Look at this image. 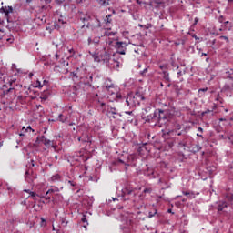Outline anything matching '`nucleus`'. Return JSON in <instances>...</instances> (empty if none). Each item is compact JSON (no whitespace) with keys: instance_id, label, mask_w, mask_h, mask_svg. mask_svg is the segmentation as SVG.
I'll list each match as a JSON object with an SVG mask.
<instances>
[{"instance_id":"obj_1","label":"nucleus","mask_w":233,"mask_h":233,"mask_svg":"<svg viewBox=\"0 0 233 233\" xmlns=\"http://www.w3.org/2000/svg\"><path fill=\"white\" fill-rule=\"evenodd\" d=\"M95 63H102L106 65L109 70H119L121 66V58H116L112 53L103 49L102 51H96L92 54Z\"/></svg>"},{"instance_id":"obj_2","label":"nucleus","mask_w":233,"mask_h":233,"mask_svg":"<svg viewBox=\"0 0 233 233\" xmlns=\"http://www.w3.org/2000/svg\"><path fill=\"white\" fill-rule=\"evenodd\" d=\"M14 85H15V80L9 82L10 87L6 86L4 90H1L0 99L2 103H10L14 101L15 97H17V86H14Z\"/></svg>"},{"instance_id":"obj_3","label":"nucleus","mask_w":233,"mask_h":233,"mask_svg":"<svg viewBox=\"0 0 233 233\" xmlns=\"http://www.w3.org/2000/svg\"><path fill=\"white\" fill-rule=\"evenodd\" d=\"M124 99L128 108H136V106H139V105H141V101H145V96L139 93H136V95L131 93L124 97Z\"/></svg>"},{"instance_id":"obj_4","label":"nucleus","mask_w":233,"mask_h":233,"mask_svg":"<svg viewBox=\"0 0 233 233\" xmlns=\"http://www.w3.org/2000/svg\"><path fill=\"white\" fill-rule=\"evenodd\" d=\"M177 148H179V150H184V152L190 150V146L192 145V137L184 135L183 138L180 140L177 138Z\"/></svg>"},{"instance_id":"obj_5","label":"nucleus","mask_w":233,"mask_h":233,"mask_svg":"<svg viewBox=\"0 0 233 233\" xmlns=\"http://www.w3.org/2000/svg\"><path fill=\"white\" fill-rule=\"evenodd\" d=\"M79 72H81L80 74V79L81 81L84 82V85H86V86L92 87V83L94 81V76H92V74L88 73V71H86V68L85 67H80V69H78Z\"/></svg>"},{"instance_id":"obj_6","label":"nucleus","mask_w":233,"mask_h":233,"mask_svg":"<svg viewBox=\"0 0 233 233\" xmlns=\"http://www.w3.org/2000/svg\"><path fill=\"white\" fill-rule=\"evenodd\" d=\"M167 123H168V116H167V113L163 109H157L156 125H157V127H163L167 126Z\"/></svg>"},{"instance_id":"obj_7","label":"nucleus","mask_w":233,"mask_h":233,"mask_svg":"<svg viewBox=\"0 0 233 233\" xmlns=\"http://www.w3.org/2000/svg\"><path fill=\"white\" fill-rule=\"evenodd\" d=\"M128 45H130V42H116L115 45L116 54H120V56H125V54H127V46H128Z\"/></svg>"},{"instance_id":"obj_8","label":"nucleus","mask_w":233,"mask_h":233,"mask_svg":"<svg viewBox=\"0 0 233 233\" xmlns=\"http://www.w3.org/2000/svg\"><path fill=\"white\" fill-rule=\"evenodd\" d=\"M86 28L93 31L97 30V28H101V21L97 17H91L89 23L86 24Z\"/></svg>"},{"instance_id":"obj_9","label":"nucleus","mask_w":233,"mask_h":233,"mask_svg":"<svg viewBox=\"0 0 233 233\" xmlns=\"http://www.w3.org/2000/svg\"><path fill=\"white\" fill-rule=\"evenodd\" d=\"M127 196H136L134 188L130 186H127L122 189V199H124V201H127L128 197Z\"/></svg>"},{"instance_id":"obj_10","label":"nucleus","mask_w":233,"mask_h":233,"mask_svg":"<svg viewBox=\"0 0 233 233\" xmlns=\"http://www.w3.org/2000/svg\"><path fill=\"white\" fill-rule=\"evenodd\" d=\"M21 87V91H20V95L17 96V99L18 101H25V99H26V97H28L29 96V91H30V88H26V86H19V85H16V88H19Z\"/></svg>"},{"instance_id":"obj_11","label":"nucleus","mask_w":233,"mask_h":233,"mask_svg":"<svg viewBox=\"0 0 233 233\" xmlns=\"http://www.w3.org/2000/svg\"><path fill=\"white\" fill-rule=\"evenodd\" d=\"M37 139H39L40 143H43V145H45V147H52L54 148V150H56V148H57V145L54 144V141H51L50 139L45 137V135H42L40 137H37Z\"/></svg>"},{"instance_id":"obj_12","label":"nucleus","mask_w":233,"mask_h":233,"mask_svg":"<svg viewBox=\"0 0 233 233\" xmlns=\"http://www.w3.org/2000/svg\"><path fill=\"white\" fill-rule=\"evenodd\" d=\"M66 23H67L66 18L63 16V15H60V17L58 18V20L54 24L55 30H59L61 26H63L64 25H66Z\"/></svg>"},{"instance_id":"obj_13","label":"nucleus","mask_w":233,"mask_h":233,"mask_svg":"<svg viewBox=\"0 0 233 233\" xmlns=\"http://www.w3.org/2000/svg\"><path fill=\"white\" fill-rule=\"evenodd\" d=\"M70 116H65L63 114H59L58 115V121H60V123H65L66 125H68V127H74V125H76L75 122H70Z\"/></svg>"},{"instance_id":"obj_14","label":"nucleus","mask_w":233,"mask_h":233,"mask_svg":"<svg viewBox=\"0 0 233 233\" xmlns=\"http://www.w3.org/2000/svg\"><path fill=\"white\" fill-rule=\"evenodd\" d=\"M54 196L52 194V191H46L44 197V200H41V203H44V205H48V203H52L54 201Z\"/></svg>"},{"instance_id":"obj_15","label":"nucleus","mask_w":233,"mask_h":233,"mask_svg":"<svg viewBox=\"0 0 233 233\" xmlns=\"http://www.w3.org/2000/svg\"><path fill=\"white\" fill-rule=\"evenodd\" d=\"M49 97H50V91L48 89L44 90L39 96L40 103L44 104L45 101H47V99H49Z\"/></svg>"},{"instance_id":"obj_16","label":"nucleus","mask_w":233,"mask_h":233,"mask_svg":"<svg viewBox=\"0 0 233 233\" xmlns=\"http://www.w3.org/2000/svg\"><path fill=\"white\" fill-rule=\"evenodd\" d=\"M77 141L85 145V143H92V138L87 134L82 135L81 137H77Z\"/></svg>"},{"instance_id":"obj_17","label":"nucleus","mask_w":233,"mask_h":233,"mask_svg":"<svg viewBox=\"0 0 233 233\" xmlns=\"http://www.w3.org/2000/svg\"><path fill=\"white\" fill-rule=\"evenodd\" d=\"M152 121H157V109H155L153 114L146 117V123H152Z\"/></svg>"},{"instance_id":"obj_18","label":"nucleus","mask_w":233,"mask_h":233,"mask_svg":"<svg viewBox=\"0 0 233 233\" xmlns=\"http://www.w3.org/2000/svg\"><path fill=\"white\" fill-rule=\"evenodd\" d=\"M28 132H35L31 126L23 127L21 132L18 134L21 137H25Z\"/></svg>"},{"instance_id":"obj_19","label":"nucleus","mask_w":233,"mask_h":233,"mask_svg":"<svg viewBox=\"0 0 233 233\" xmlns=\"http://www.w3.org/2000/svg\"><path fill=\"white\" fill-rule=\"evenodd\" d=\"M14 13V7L12 6H2L0 8V14H5L6 17H8L9 14Z\"/></svg>"},{"instance_id":"obj_20","label":"nucleus","mask_w":233,"mask_h":233,"mask_svg":"<svg viewBox=\"0 0 233 233\" xmlns=\"http://www.w3.org/2000/svg\"><path fill=\"white\" fill-rule=\"evenodd\" d=\"M91 18H92V16H90V15H83L80 17V21H82L84 23V25H82V28H85V26L86 27V25H88V23H90Z\"/></svg>"},{"instance_id":"obj_21","label":"nucleus","mask_w":233,"mask_h":233,"mask_svg":"<svg viewBox=\"0 0 233 233\" xmlns=\"http://www.w3.org/2000/svg\"><path fill=\"white\" fill-rule=\"evenodd\" d=\"M221 92H233V81L226 83L223 86Z\"/></svg>"},{"instance_id":"obj_22","label":"nucleus","mask_w":233,"mask_h":233,"mask_svg":"<svg viewBox=\"0 0 233 233\" xmlns=\"http://www.w3.org/2000/svg\"><path fill=\"white\" fill-rule=\"evenodd\" d=\"M159 74L160 76H162L164 81H167V83L172 82V80L170 79V73H168L167 70H163Z\"/></svg>"},{"instance_id":"obj_23","label":"nucleus","mask_w":233,"mask_h":233,"mask_svg":"<svg viewBox=\"0 0 233 233\" xmlns=\"http://www.w3.org/2000/svg\"><path fill=\"white\" fill-rule=\"evenodd\" d=\"M81 157V154L75 153L74 155H71L67 157V161L69 163H72L74 161H79V158Z\"/></svg>"},{"instance_id":"obj_24","label":"nucleus","mask_w":233,"mask_h":233,"mask_svg":"<svg viewBox=\"0 0 233 233\" xmlns=\"http://www.w3.org/2000/svg\"><path fill=\"white\" fill-rule=\"evenodd\" d=\"M228 204L226 201H219L218 202V207H217V210L218 212H222V210H224L225 208H227Z\"/></svg>"},{"instance_id":"obj_25","label":"nucleus","mask_w":233,"mask_h":233,"mask_svg":"<svg viewBox=\"0 0 233 233\" xmlns=\"http://www.w3.org/2000/svg\"><path fill=\"white\" fill-rule=\"evenodd\" d=\"M52 10V5H41V6H38V12L39 14H43V12H48Z\"/></svg>"},{"instance_id":"obj_26","label":"nucleus","mask_w":233,"mask_h":233,"mask_svg":"<svg viewBox=\"0 0 233 233\" xmlns=\"http://www.w3.org/2000/svg\"><path fill=\"white\" fill-rule=\"evenodd\" d=\"M96 3H97V5H99V6L102 7H106V6H110V0H95Z\"/></svg>"},{"instance_id":"obj_27","label":"nucleus","mask_w":233,"mask_h":233,"mask_svg":"<svg viewBox=\"0 0 233 233\" xmlns=\"http://www.w3.org/2000/svg\"><path fill=\"white\" fill-rule=\"evenodd\" d=\"M216 108H218V106L216 104H213V106L211 107V109H207L203 111L201 113V116H205L207 114H211L212 116H214V110H216Z\"/></svg>"},{"instance_id":"obj_28","label":"nucleus","mask_w":233,"mask_h":233,"mask_svg":"<svg viewBox=\"0 0 233 233\" xmlns=\"http://www.w3.org/2000/svg\"><path fill=\"white\" fill-rule=\"evenodd\" d=\"M199 150H201V146H199V145L192 146V144H191L190 150L187 151V152H192L193 154H196V153L199 152Z\"/></svg>"},{"instance_id":"obj_29","label":"nucleus","mask_w":233,"mask_h":233,"mask_svg":"<svg viewBox=\"0 0 233 233\" xmlns=\"http://www.w3.org/2000/svg\"><path fill=\"white\" fill-rule=\"evenodd\" d=\"M182 194L187 196L188 199H194L196 198V192L194 191H183Z\"/></svg>"},{"instance_id":"obj_30","label":"nucleus","mask_w":233,"mask_h":233,"mask_svg":"<svg viewBox=\"0 0 233 233\" xmlns=\"http://www.w3.org/2000/svg\"><path fill=\"white\" fill-rule=\"evenodd\" d=\"M68 65H69L68 61H66V60L62 61V66H64V70L60 71V72H62V74H68V67H67Z\"/></svg>"},{"instance_id":"obj_31","label":"nucleus","mask_w":233,"mask_h":233,"mask_svg":"<svg viewBox=\"0 0 233 233\" xmlns=\"http://www.w3.org/2000/svg\"><path fill=\"white\" fill-rule=\"evenodd\" d=\"M79 70H81V67L80 68H76V71L72 72L71 73L72 77H76V79L77 78L81 79V71H79Z\"/></svg>"},{"instance_id":"obj_32","label":"nucleus","mask_w":233,"mask_h":233,"mask_svg":"<svg viewBox=\"0 0 233 233\" xmlns=\"http://www.w3.org/2000/svg\"><path fill=\"white\" fill-rule=\"evenodd\" d=\"M105 86H106V90H107L109 96H114V91L110 90V89L114 88V84H112V83L109 85L105 84Z\"/></svg>"},{"instance_id":"obj_33","label":"nucleus","mask_w":233,"mask_h":233,"mask_svg":"<svg viewBox=\"0 0 233 233\" xmlns=\"http://www.w3.org/2000/svg\"><path fill=\"white\" fill-rule=\"evenodd\" d=\"M52 183H57L58 181H61V175L55 174L51 177Z\"/></svg>"},{"instance_id":"obj_34","label":"nucleus","mask_w":233,"mask_h":233,"mask_svg":"<svg viewBox=\"0 0 233 233\" xmlns=\"http://www.w3.org/2000/svg\"><path fill=\"white\" fill-rule=\"evenodd\" d=\"M170 65L171 66H173V68H176L177 70L179 69V65H177V63H176V59L174 57L170 58Z\"/></svg>"},{"instance_id":"obj_35","label":"nucleus","mask_w":233,"mask_h":233,"mask_svg":"<svg viewBox=\"0 0 233 233\" xmlns=\"http://www.w3.org/2000/svg\"><path fill=\"white\" fill-rule=\"evenodd\" d=\"M156 214H157V209L156 208H153L150 211H148L147 217L151 218H154Z\"/></svg>"},{"instance_id":"obj_36","label":"nucleus","mask_w":233,"mask_h":233,"mask_svg":"<svg viewBox=\"0 0 233 233\" xmlns=\"http://www.w3.org/2000/svg\"><path fill=\"white\" fill-rule=\"evenodd\" d=\"M147 143L143 144L137 148L138 154H142V152H147Z\"/></svg>"},{"instance_id":"obj_37","label":"nucleus","mask_w":233,"mask_h":233,"mask_svg":"<svg viewBox=\"0 0 233 233\" xmlns=\"http://www.w3.org/2000/svg\"><path fill=\"white\" fill-rule=\"evenodd\" d=\"M139 28H144V30H149V28H152V24L147 23L146 25L138 24Z\"/></svg>"},{"instance_id":"obj_38","label":"nucleus","mask_w":233,"mask_h":233,"mask_svg":"<svg viewBox=\"0 0 233 233\" xmlns=\"http://www.w3.org/2000/svg\"><path fill=\"white\" fill-rule=\"evenodd\" d=\"M82 223H84L83 227L84 228H86L88 225V219H86V215H83L81 218Z\"/></svg>"},{"instance_id":"obj_39","label":"nucleus","mask_w":233,"mask_h":233,"mask_svg":"<svg viewBox=\"0 0 233 233\" xmlns=\"http://www.w3.org/2000/svg\"><path fill=\"white\" fill-rule=\"evenodd\" d=\"M172 132L175 134V136H183V137L187 136V133L185 130H181V131L173 130Z\"/></svg>"},{"instance_id":"obj_40","label":"nucleus","mask_w":233,"mask_h":233,"mask_svg":"<svg viewBox=\"0 0 233 233\" xmlns=\"http://www.w3.org/2000/svg\"><path fill=\"white\" fill-rule=\"evenodd\" d=\"M225 74L226 79H230L231 81H233L232 71H230V69L228 71H226Z\"/></svg>"},{"instance_id":"obj_41","label":"nucleus","mask_w":233,"mask_h":233,"mask_svg":"<svg viewBox=\"0 0 233 233\" xmlns=\"http://www.w3.org/2000/svg\"><path fill=\"white\" fill-rule=\"evenodd\" d=\"M104 21L106 25H110L112 23V15H107Z\"/></svg>"},{"instance_id":"obj_42","label":"nucleus","mask_w":233,"mask_h":233,"mask_svg":"<svg viewBox=\"0 0 233 233\" xmlns=\"http://www.w3.org/2000/svg\"><path fill=\"white\" fill-rule=\"evenodd\" d=\"M108 113L112 114V116H116V115H117V109L116 107H110L108 109Z\"/></svg>"},{"instance_id":"obj_43","label":"nucleus","mask_w":233,"mask_h":233,"mask_svg":"<svg viewBox=\"0 0 233 233\" xmlns=\"http://www.w3.org/2000/svg\"><path fill=\"white\" fill-rule=\"evenodd\" d=\"M17 74H19L20 76H26V74H28V71H24L22 68H18L16 69Z\"/></svg>"},{"instance_id":"obj_44","label":"nucleus","mask_w":233,"mask_h":233,"mask_svg":"<svg viewBox=\"0 0 233 233\" xmlns=\"http://www.w3.org/2000/svg\"><path fill=\"white\" fill-rule=\"evenodd\" d=\"M88 179L89 181H94V183H97V181H99V177L89 176Z\"/></svg>"},{"instance_id":"obj_45","label":"nucleus","mask_w":233,"mask_h":233,"mask_svg":"<svg viewBox=\"0 0 233 233\" xmlns=\"http://www.w3.org/2000/svg\"><path fill=\"white\" fill-rule=\"evenodd\" d=\"M66 183L69 186V187H76L77 184L74 181V180H66Z\"/></svg>"},{"instance_id":"obj_46","label":"nucleus","mask_w":233,"mask_h":233,"mask_svg":"<svg viewBox=\"0 0 233 233\" xmlns=\"http://www.w3.org/2000/svg\"><path fill=\"white\" fill-rule=\"evenodd\" d=\"M116 99L118 101H125V97H127V96H123V95H121V93H116Z\"/></svg>"},{"instance_id":"obj_47","label":"nucleus","mask_w":233,"mask_h":233,"mask_svg":"<svg viewBox=\"0 0 233 233\" xmlns=\"http://www.w3.org/2000/svg\"><path fill=\"white\" fill-rule=\"evenodd\" d=\"M48 192L51 191V194L54 196V194H56V192H59V187H56L54 188H50L47 190Z\"/></svg>"},{"instance_id":"obj_48","label":"nucleus","mask_w":233,"mask_h":233,"mask_svg":"<svg viewBox=\"0 0 233 233\" xmlns=\"http://www.w3.org/2000/svg\"><path fill=\"white\" fill-rule=\"evenodd\" d=\"M143 194H152V187H146L143 189Z\"/></svg>"},{"instance_id":"obj_49","label":"nucleus","mask_w":233,"mask_h":233,"mask_svg":"<svg viewBox=\"0 0 233 233\" xmlns=\"http://www.w3.org/2000/svg\"><path fill=\"white\" fill-rule=\"evenodd\" d=\"M40 227H46V219L45 218H41Z\"/></svg>"},{"instance_id":"obj_50","label":"nucleus","mask_w":233,"mask_h":233,"mask_svg":"<svg viewBox=\"0 0 233 233\" xmlns=\"http://www.w3.org/2000/svg\"><path fill=\"white\" fill-rule=\"evenodd\" d=\"M116 34H117V33L108 32V31L105 32V35H106L107 37H111V35H116Z\"/></svg>"},{"instance_id":"obj_51","label":"nucleus","mask_w":233,"mask_h":233,"mask_svg":"<svg viewBox=\"0 0 233 233\" xmlns=\"http://www.w3.org/2000/svg\"><path fill=\"white\" fill-rule=\"evenodd\" d=\"M35 88H43V86L41 85V81L36 80Z\"/></svg>"},{"instance_id":"obj_52","label":"nucleus","mask_w":233,"mask_h":233,"mask_svg":"<svg viewBox=\"0 0 233 233\" xmlns=\"http://www.w3.org/2000/svg\"><path fill=\"white\" fill-rule=\"evenodd\" d=\"M147 72H148V67L144 68V70L140 71L139 74L144 77L146 76Z\"/></svg>"},{"instance_id":"obj_53","label":"nucleus","mask_w":233,"mask_h":233,"mask_svg":"<svg viewBox=\"0 0 233 233\" xmlns=\"http://www.w3.org/2000/svg\"><path fill=\"white\" fill-rule=\"evenodd\" d=\"M70 56L69 57H74V56H76V50H74V48H71L68 50Z\"/></svg>"},{"instance_id":"obj_54","label":"nucleus","mask_w":233,"mask_h":233,"mask_svg":"<svg viewBox=\"0 0 233 233\" xmlns=\"http://www.w3.org/2000/svg\"><path fill=\"white\" fill-rule=\"evenodd\" d=\"M36 196H37V193L35 191H31L29 194V197H31L32 199H35Z\"/></svg>"},{"instance_id":"obj_55","label":"nucleus","mask_w":233,"mask_h":233,"mask_svg":"<svg viewBox=\"0 0 233 233\" xmlns=\"http://www.w3.org/2000/svg\"><path fill=\"white\" fill-rule=\"evenodd\" d=\"M219 39L226 41V43H230V40L228 39V36L221 35L219 36Z\"/></svg>"},{"instance_id":"obj_56","label":"nucleus","mask_w":233,"mask_h":233,"mask_svg":"<svg viewBox=\"0 0 233 233\" xmlns=\"http://www.w3.org/2000/svg\"><path fill=\"white\" fill-rule=\"evenodd\" d=\"M186 73H187V70H184V72L183 71H178L177 74L178 79H179V77H181V76H183V74H186Z\"/></svg>"},{"instance_id":"obj_57","label":"nucleus","mask_w":233,"mask_h":233,"mask_svg":"<svg viewBox=\"0 0 233 233\" xmlns=\"http://www.w3.org/2000/svg\"><path fill=\"white\" fill-rule=\"evenodd\" d=\"M173 130H177V131L181 130V125L180 124H176L175 128Z\"/></svg>"},{"instance_id":"obj_58","label":"nucleus","mask_w":233,"mask_h":233,"mask_svg":"<svg viewBox=\"0 0 233 233\" xmlns=\"http://www.w3.org/2000/svg\"><path fill=\"white\" fill-rule=\"evenodd\" d=\"M159 68H160V70L163 71V70H167L168 67H167V65L165 64V65H160V66H159Z\"/></svg>"},{"instance_id":"obj_59","label":"nucleus","mask_w":233,"mask_h":233,"mask_svg":"<svg viewBox=\"0 0 233 233\" xmlns=\"http://www.w3.org/2000/svg\"><path fill=\"white\" fill-rule=\"evenodd\" d=\"M225 21V17L223 15L218 16V23H223Z\"/></svg>"},{"instance_id":"obj_60","label":"nucleus","mask_w":233,"mask_h":233,"mask_svg":"<svg viewBox=\"0 0 233 233\" xmlns=\"http://www.w3.org/2000/svg\"><path fill=\"white\" fill-rule=\"evenodd\" d=\"M48 85H49L48 80H44L43 81V84H42L43 86H48Z\"/></svg>"},{"instance_id":"obj_61","label":"nucleus","mask_w":233,"mask_h":233,"mask_svg":"<svg viewBox=\"0 0 233 233\" xmlns=\"http://www.w3.org/2000/svg\"><path fill=\"white\" fill-rule=\"evenodd\" d=\"M198 23H199V18L198 17H195L194 19V26H196V25H198Z\"/></svg>"},{"instance_id":"obj_62","label":"nucleus","mask_w":233,"mask_h":233,"mask_svg":"<svg viewBox=\"0 0 233 233\" xmlns=\"http://www.w3.org/2000/svg\"><path fill=\"white\" fill-rule=\"evenodd\" d=\"M99 39L100 38H94L93 39V43H95L96 45H97L99 43Z\"/></svg>"},{"instance_id":"obj_63","label":"nucleus","mask_w":233,"mask_h":233,"mask_svg":"<svg viewBox=\"0 0 233 233\" xmlns=\"http://www.w3.org/2000/svg\"><path fill=\"white\" fill-rule=\"evenodd\" d=\"M156 5H163V1L161 0H155Z\"/></svg>"},{"instance_id":"obj_64","label":"nucleus","mask_w":233,"mask_h":233,"mask_svg":"<svg viewBox=\"0 0 233 233\" xmlns=\"http://www.w3.org/2000/svg\"><path fill=\"white\" fill-rule=\"evenodd\" d=\"M228 139H229L231 145H233V136L228 137Z\"/></svg>"}]
</instances>
